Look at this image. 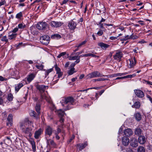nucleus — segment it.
<instances>
[{"label": "nucleus", "mask_w": 152, "mask_h": 152, "mask_svg": "<svg viewBox=\"0 0 152 152\" xmlns=\"http://www.w3.org/2000/svg\"><path fill=\"white\" fill-rule=\"evenodd\" d=\"M6 1L5 0H2L0 2V6L5 4Z\"/></svg>", "instance_id": "052dcab7"}, {"label": "nucleus", "mask_w": 152, "mask_h": 152, "mask_svg": "<svg viewBox=\"0 0 152 152\" xmlns=\"http://www.w3.org/2000/svg\"><path fill=\"white\" fill-rule=\"evenodd\" d=\"M47 143L48 145H49V143L53 146H55L56 144L53 140L51 139H47Z\"/></svg>", "instance_id": "cd10ccee"}, {"label": "nucleus", "mask_w": 152, "mask_h": 152, "mask_svg": "<svg viewBox=\"0 0 152 152\" xmlns=\"http://www.w3.org/2000/svg\"><path fill=\"white\" fill-rule=\"evenodd\" d=\"M18 28L20 29L24 28L26 27L25 25H23L22 23L19 24L18 25Z\"/></svg>", "instance_id": "c03bdc74"}, {"label": "nucleus", "mask_w": 152, "mask_h": 152, "mask_svg": "<svg viewBox=\"0 0 152 152\" xmlns=\"http://www.w3.org/2000/svg\"><path fill=\"white\" fill-rule=\"evenodd\" d=\"M134 116L136 119L138 121H140L141 119V116L140 113H135Z\"/></svg>", "instance_id": "bb28decb"}, {"label": "nucleus", "mask_w": 152, "mask_h": 152, "mask_svg": "<svg viewBox=\"0 0 152 152\" xmlns=\"http://www.w3.org/2000/svg\"><path fill=\"white\" fill-rule=\"evenodd\" d=\"M4 143L7 145L10 144L12 143V140L10 138L8 137H7L4 140Z\"/></svg>", "instance_id": "b1692460"}, {"label": "nucleus", "mask_w": 152, "mask_h": 152, "mask_svg": "<svg viewBox=\"0 0 152 152\" xmlns=\"http://www.w3.org/2000/svg\"><path fill=\"white\" fill-rule=\"evenodd\" d=\"M87 42V41L86 40H85V41L82 42L80 43L79 44H77L75 46V47L80 48L82 47V46L85 45L86 43Z\"/></svg>", "instance_id": "473e14b6"}, {"label": "nucleus", "mask_w": 152, "mask_h": 152, "mask_svg": "<svg viewBox=\"0 0 152 152\" xmlns=\"http://www.w3.org/2000/svg\"><path fill=\"white\" fill-rule=\"evenodd\" d=\"M32 99H33L34 102H37L38 100V98L37 97H33L32 98Z\"/></svg>", "instance_id": "774afa93"}, {"label": "nucleus", "mask_w": 152, "mask_h": 152, "mask_svg": "<svg viewBox=\"0 0 152 152\" xmlns=\"http://www.w3.org/2000/svg\"><path fill=\"white\" fill-rule=\"evenodd\" d=\"M49 24L52 27L58 28L61 26L63 23L61 22L53 21L50 23Z\"/></svg>", "instance_id": "0eeeda50"}, {"label": "nucleus", "mask_w": 152, "mask_h": 152, "mask_svg": "<svg viewBox=\"0 0 152 152\" xmlns=\"http://www.w3.org/2000/svg\"><path fill=\"white\" fill-rule=\"evenodd\" d=\"M98 25H99V26L100 28H101L102 29L104 28V27L103 26V23H100V22H99V23Z\"/></svg>", "instance_id": "4d7b16f0"}, {"label": "nucleus", "mask_w": 152, "mask_h": 152, "mask_svg": "<svg viewBox=\"0 0 152 152\" xmlns=\"http://www.w3.org/2000/svg\"><path fill=\"white\" fill-rule=\"evenodd\" d=\"M118 37H113L112 36L110 37V39L112 40H114L117 39Z\"/></svg>", "instance_id": "13d9d810"}, {"label": "nucleus", "mask_w": 152, "mask_h": 152, "mask_svg": "<svg viewBox=\"0 0 152 152\" xmlns=\"http://www.w3.org/2000/svg\"><path fill=\"white\" fill-rule=\"evenodd\" d=\"M30 143L31 145L32 151L35 152L36 151V147L35 143L34 140H32L30 141Z\"/></svg>", "instance_id": "c756f323"}, {"label": "nucleus", "mask_w": 152, "mask_h": 152, "mask_svg": "<svg viewBox=\"0 0 152 152\" xmlns=\"http://www.w3.org/2000/svg\"><path fill=\"white\" fill-rule=\"evenodd\" d=\"M1 41L2 42H5L7 43L8 42V40L7 36H4L2 37L1 39Z\"/></svg>", "instance_id": "37998d69"}, {"label": "nucleus", "mask_w": 152, "mask_h": 152, "mask_svg": "<svg viewBox=\"0 0 152 152\" xmlns=\"http://www.w3.org/2000/svg\"><path fill=\"white\" fill-rule=\"evenodd\" d=\"M68 1V0H64L62 1V2L61 4V5H62L63 4H66L67 3V2Z\"/></svg>", "instance_id": "338daca9"}, {"label": "nucleus", "mask_w": 152, "mask_h": 152, "mask_svg": "<svg viewBox=\"0 0 152 152\" xmlns=\"http://www.w3.org/2000/svg\"><path fill=\"white\" fill-rule=\"evenodd\" d=\"M23 16V14L22 12H20L17 14L16 15V18L18 19H20Z\"/></svg>", "instance_id": "79ce46f5"}, {"label": "nucleus", "mask_w": 152, "mask_h": 152, "mask_svg": "<svg viewBox=\"0 0 152 152\" xmlns=\"http://www.w3.org/2000/svg\"><path fill=\"white\" fill-rule=\"evenodd\" d=\"M103 31L102 30L100 29L97 33V34L99 36H101L103 34Z\"/></svg>", "instance_id": "3c124183"}, {"label": "nucleus", "mask_w": 152, "mask_h": 152, "mask_svg": "<svg viewBox=\"0 0 152 152\" xmlns=\"http://www.w3.org/2000/svg\"><path fill=\"white\" fill-rule=\"evenodd\" d=\"M40 41L42 44L47 45L49 43L50 38L48 35H43L40 37Z\"/></svg>", "instance_id": "f03ea898"}, {"label": "nucleus", "mask_w": 152, "mask_h": 152, "mask_svg": "<svg viewBox=\"0 0 152 152\" xmlns=\"http://www.w3.org/2000/svg\"><path fill=\"white\" fill-rule=\"evenodd\" d=\"M35 66L38 69L40 70H42L44 67V65L42 64L40 65H36Z\"/></svg>", "instance_id": "a19ab883"}, {"label": "nucleus", "mask_w": 152, "mask_h": 152, "mask_svg": "<svg viewBox=\"0 0 152 152\" xmlns=\"http://www.w3.org/2000/svg\"><path fill=\"white\" fill-rule=\"evenodd\" d=\"M146 139L144 136H140L138 139V142L141 144H144L146 142Z\"/></svg>", "instance_id": "6ab92c4d"}, {"label": "nucleus", "mask_w": 152, "mask_h": 152, "mask_svg": "<svg viewBox=\"0 0 152 152\" xmlns=\"http://www.w3.org/2000/svg\"><path fill=\"white\" fill-rule=\"evenodd\" d=\"M66 54V52H63L61 53L57 56V57L58 58H60L61 56H63V58H66V56H65Z\"/></svg>", "instance_id": "e433bc0d"}, {"label": "nucleus", "mask_w": 152, "mask_h": 152, "mask_svg": "<svg viewBox=\"0 0 152 152\" xmlns=\"http://www.w3.org/2000/svg\"><path fill=\"white\" fill-rule=\"evenodd\" d=\"M26 127L25 123H22L20 125V129L22 130V131Z\"/></svg>", "instance_id": "49530a36"}, {"label": "nucleus", "mask_w": 152, "mask_h": 152, "mask_svg": "<svg viewBox=\"0 0 152 152\" xmlns=\"http://www.w3.org/2000/svg\"><path fill=\"white\" fill-rule=\"evenodd\" d=\"M35 109L38 114H40V105L38 102L36 104Z\"/></svg>", "instance_id": "7c9ffc66"}, {"label": "nucleus", "mask_w": 152, "mask_h": 152, "mask_svg": "<svg viewBox=\"0 0 152 152\" xmlns=\"http://www.w3.org/2000/svg\"><path fill=\"white\" fill-rule=\"evenodd\" d=\"M133 133L132 130L129 128L126 129L124 131V134L127 137H130L132 135Z\"/></svg>", "instance_id": "2eb2a0df"}, {"label": "nucleus", "mask_w": 152, "mask_h": 152, "mask_svg": "<svg viewBox=\"0 0 152 152\" xmlns=\"http://www.w3.org/2000/svg\"><path fill=\"white\" fill-rule=\"evenodd\" d=\"M123 55L121 52H118L116 53L113 56V57L114 59L120 61L123 57Z\"/></svg>", "instance_id": "1a4fd4ad"}, {"label": "nucleus", "mask_w": 152, "mask_h": 152, "mask_svg": "<svg viewBox=\"0 0 152 152\" xmlns=\"http://www.w3.org/2000/svg\"><path fill=\"white\" fill-rule=\"evenodd\" d=\"M88 78L90 79L92 78L98 77H108V75H102L100 74V73L98 71H94L90 73H89L88 75Z\"/></svg>", "instance_id": "7ed1b4c3"}, {"label": "nucleus", "mask_w": 152, "mask_h": 152, "mask_svg": "<svg viewBox=\"0 0 152 152\" xmlns=\"http://www.w3.org/2000/svg\"><path fill=\"white\" fill-rule=\"evenodd\" d=\"M57 113L58 115L60 117H62L64 116L65 113L64 111H62L60 110L58 111L57 112Z\"/></svg>", "instance_id": "f704fd0d"}, {"label": "nucleus", "mask_w": 152, "mask_h": 152, "mask_svg": "<svg viewBox=\"0 0 152 152\" xmlns=\"http://www.w3.org/2000/svg\"><path fill=\"white\" fill-rule=\"evenodd\" d=\"M142 132V131L141 129L139 127H137L135 129L134 131L135 134L139 136L141 134Z\"/></svg>", "instance_id": "a878e982"}, {"label": "nucleus", "mask_w": 152, "mask_h": 152, "mask_svg": "<svg viewBox=\"0 0 152 152\" xmlns=\"http://www.w3.org/2000/svg\"><path fill=\"white\" fill-rule=\"evenodd\" d=\"M80 57L78 56H70L69 58V59L70 60H74L77 59V58Z\"/></svg>", "instance_id": "de8ad7c7"}, {"label": "nucleus", "mask_w": 152, "mask_h": 152, "mask_svg": "<svg viewBox=\"0 0 152 152\" xmlns=\"http://www.w3.org/2000/svg\"><path fill=\"white\" fill-rule=\"evenodd\" d=\"M53 70V69L52 68H51L47 70L45 72V77H46Z\"/></svg>", "instance_id": "a18cd8bd"}, {"label": "nucleus", "mask_w": 152, "mask_h": 152, "mask_svg": "<svg viewBox=\"0 0 152 152\" xmlns=\"http://www.w3.org/2000/svg\"><path fill=\"white\" fill-rule=\"evenodd\" d=\"M75 68H70V69L67 72L68 75H71L74 73L76 72V71H75Z\"/></svg>", "instance_id": "2f4dec72"}, {"label": "nucleus", "mask_w": 152, "mask_h": 152, "mask_svg": "<svg viewBox=\"0 0 152 152\" xmlns=\"http://www.w3.org/2000/svg\"><path fill=\"white\" fill-rule=\"evenodd\" d=\"M13 116L12 114H10L9 115L7 118V126H9L10 125V126H12V125Z\"/></svg>", "instance_id": "ddd939ff"}, {"label": "nucleus", "mask_w": 152, "mask_h": 152, "mask_svg": "<svg viewBox=\"0 0 152 152\" xmlns=\"http://www.w3.org/2000/svg\"><path fill=\"white\" fill-rule=\"evenodd\" d=\"M144 81L148 85H152V82L146 80H144Z\"/></svg>", "instance_id": "e2e57ef3"}, {"label": "nucleus", "mask_w": 152, "mask_h": 152, "mask_svg": "<svg viewBox=\"0 0 152 152\" xmlns=\"http://www.w3.org/2000/svg\"><path fill=\"white\" fill-rule=\"evenodd\" d=\"M14 97L13 95L11 93H10L7 96V99L9 102H11L12 101Z\"/></svg>", "instance_id": "c9c22d12"}, {"label": "nucleus", "mask_w": 152, "mask_h": 152, "mask_svg": "<svg viewBox=\"0 0 152 152\" xmlns=\"http://www.w3.org/2000/svg\"><path fill=\"white\" fill-rule=\"evenodd\" d=\"M76 60L75 62L74 63L76 64L80 62V57H78L77 58V59H76Z\"/></svg>", "instance_id": "0e129e2a"}, {"label": "nucleus", "mask_w": 152, "mask_h": 152, "mask_svg": "<svg viewBox=\"0 0 152 152\" xmlns=\"http://www.w3.org/2000/svg\"><path fill=\"white\" fill-rule=\"evenodd\" d=\"M17 36L16 34H14V33H12L11 34L9 35V39L10 40H11L15 38Z\"/></svg>", "instance_id": "72a5a7b5"}, {"label": "nucleus", "mask_w": 152, "mask_h": 152, "mask_svg": "<svg viewBox=\"0 0 152 152\" xmlns=\"http://www.w3.org/2000/svg\"><path fill=\"white\" fill-rule=\"evenodd\" d=\"M98 46H100L103 50H106L108 48L110 45H109L105 44L102 42H99L98 43Z\"/></svg>", "instance_id": "412c9836"}, {"label": "nucleus", "mask_w": 152, "mask_h": 152, "mask_svg": "<svg viewBox=\"0 0 152 152\" xmlns=\"http://www.w3.org/2000/svg\"><path fill=\"white\" fill-rule=\"evenodd\" d=\"M7 80V78L4 77L2 76H0V81H6Z\"/></svg>", "instance_id": "864d4df0"}, {"label": "nucleus", "mask_w": 152, "mask_h": 152, "mask_svg": "<svg viewBox=\"0 0 152 152\" xmlns=\"http://www.w3.org/2000/svg\"><path fill=\"white\" fill-rule=\"evenodd\" d=\"M39 114H38L37 113H36L35 111L32 110H31L30 113V115L35 118H37Z\"/></svg>", "instance_id": "c85d7f7f"}, {"label": "nucleus", "mask_w": 152, "mask_h": 152, "mask_svg": "<svg viewBox=\"0 0 152 152\" xmlns=\"http://www.w3.org/2000/svg\"><path fill=\"white\" fill-rule=\"evenodd\" d=\"M43 131V129L39 128L34 133V137L36 139H38L39 136L41 135Z\"/></svg>", "instance_id": "dca6fc26"}, {"label": "nucleus", "mask_w": 152, "mask_h": 152, "mask_svg": "<svg viewBox=\"0 0 152 152\" xmlns=\"http://www.w3.org/2000/svg\"><path fill=\"white\" fill-rule=\"evenodd\" d=\"M140 107V104L139 102H136L132 106L133 108L135 109H139Z\"/></svg>", "instance_id": "393cba45"}, {"label": "nucleus", "mask_w": 152, "mask_h": 152, "mask_svg": "<svg viewBox=\"0 0 152 152\" xmlns=\"http://www.w3.org/2000/svg\"><path fill=\"white\" fill-rule=\"evenodd\" d=\"M18 28H15L12 30V32L14 34H15V33L18 31Z\"/></svg>", "instance_id": "6e6d98bb"}, {"label": "nucleus", "mask_w": 152, "mask_h": 152, "mask_svg": "<svg viewBox=\"0 0 152 152\" xmlns=\"http://www.w3.org/2000/svg\"><path fill=\"white\" fill-rule=\"evenodd\" d=\"M56 74H58V78L61 77L63 75V73L61 72L57 73Z\"/></svg>", "instance_id": "5fc2aeb1"}, {"label": "nucleus", "mask_w": 152, "mask_h": 152, "mask_svg": "<svg viewBox=\"0 0 152 152\" xmlns=\"http://www.w3.org/2000/svg\"><path fill=\"white\" fill-rule=\"evenodd\" d=\"M62 105L66 107L65 110H69L73 107L72 106L75 104V99L72 96L65 97L61 102Z\"/></svg>", "instance_id": "f257e3e1"}, {"label": "nucleus", "mask_w": 152, "mask_h": 152, "mask_svg": "<svg viewBox=\"0 0 152 152\" xmlns=\"http://www.w3.org/2000/svg\"><path fill=\"white\" fill-rule=\"evenodd\" d=\"M130 63L129 64V68H131L135 65L136 63V59L135 57L133 58H131L129 59Z\"/></svg>", "instance_id": "a211bd4d"}, {"label": "nucleus", "mask_w": 152, "mask_h": 152, "mask_svg": "<svg viewBox=\"0 0 152 152\" xmlns=\"http://www.w3.org/2000/svg\"><path fill=\"white\" fill-rule=\"evenodd\" d=\"M48 26V24L45 22L38 23L37 25V28L40 30H44Z\"/></svg>", "instance_id": "39448f33"}, {"label": "nucleus", "mask_w": 152, "mask_h": 152, "mask_svg": "<svg viewBox=\"0 0 152 152\" xmlns=\"http://www.w3.org/2000/svg\"><path fill=\"white\" fill-rule=\"evenodd\" d=\"M129 139L126 137H124L122 139V142L123 145L125 146H127L129 143Z\"/></svg>", "instance_id": "4468645a"}, {"label": "nucleus", "mask_w": 152, "mask_h": 152, "mask_svg": "<svg viewBox=\"0 0 152 152\" xmlns=\"http://www.w3.org/2000/svg\"><path fill=\"white\" fill-rule=\"evenodd\" d=\"M129 35H127L126 36H125L124 37L121 38L120 39V41H126L127 39H129Z\"/></svg>", "instance_id": "8fccbe9b"}, {"label": "nucleus", "mask_w": 152, "mask_h": 152, "mask_svg": "<svg viewBox=\"0 0 152 152\" xmlns=\"http://www.w3.org/2000/svg\"><path fill=\"white\" fill-rule=\"evenodd\" d=\"M138 152H145V149L144 147L142 146H139L137 149Z\"/></svg>", "instance_id": "58836bf2"}, {"label": "nucleus", "mask_w": 152, "mask_h": 152, "mask_svg": "<svg viewBox=\"0 0 152 152\" xmlns=\"http://www.w3.org/2000/svg\"><path fill=\"white\" fill-rule=\"evenodd\" d=\"M109 80V79L107 78H99L97 79H94V81H104L105 80Z\"/></svg>", "instance_id": "ea45409f"}, {"label": "nucleus", "mask_w": 152, "mask_h": 152, "mask_svg": "<svg viewBox=\"0 0 152 152\" xmlns=\"http://www.w3.org/2000/svg\"><path fill=\"white\" fill-rule=\"evenodd\" d=\"M77 25L76 23L72 20L69 22L68 26L70 30L74 31L76 28Z\"/></svg>", "instance_id": "423d86ee"}, {"label": "nucleus", "mask_w": 152, "mask_h": 152, "mask_svg": "<svg viewBox=\"0 0 152 152\" xmlns=\"http://www.w3.org/2000/svg\"><path fill=\"white\" fill-rule=\"evenodd\" d=\"M75 136L74 135H72V136L70 137L69 140L68 141V143H70L71 141L75 138Z\"/></svg>", "instance_id": "603ef678"}, {"label": "nucleus", "mask_w": 152, "mask_h": 152, "mask_svg": "<svg viewBox=\"0 0 152 152\" xmlns=\"http://www.w3.org/2000/svg\"><path fill=\"white\" fill-rule=\"evenodd\" d=\"M54 132V130L52 127L50 126H47L45 129V136H50Z\"/></svg>", "instance_id": "20e7f679"}, {"label": "nucleus", "mask_w": 152, "mask_h": 152, "mask_svg": "<svg viewBox=\"0 0 152 152\" xmlns=\"http://www.w3.org/2000/svg\"><path fill=\"white\" fill-rule=\"evenodd\" d=\"M24 81V80H23V81H21L20 83L16 85L15 87V91H16V92H17L25 84V83L23 82Z\"/></svg>", "instance_id": "f8f14e48"}, {"label": "nucleus", "mask_w": 152, "mask_h": 152, "mask_svg": "<svg viewBox=\"0 0 152 152\" xmlns=\"http://www.w3.org/2000/svg\"><path fill=\"white\" fill-rule=\"evenodd\" d=\"M35 86L37 89L40 91L44 92L45 90L46 86L42 85H39L38 84H36Z\"/></svg>", "instance_id": "9b49d317"}, {"label": "nucleus", "mask_w": 152, "mask_h": 152, "mask_svg": "<svg viewBox=\"0 0 152 152\" xmlns=\"http://www.w3.org/2000/svg\"><path fill=\"white\" fill-rule=\"evenodd\" d=\"M75 64L76 63H73L72 64H71L70 65L71 68H75L74 67L75 66Z\"/></svg>", "instance_id": "680f3d73"}, {"label": "nucleus", "mask_w": 152, "mask_h": 152, "mask_svg": "<svg viewBox=\"0 0 152 152\" xmlns=\"http://www.w3.org/2000/svg\"><path fill=\"white\" fill-rule=\"evenodd\" d=\"M109 77H116L118 76H121V73H118L116 74H112L111 75H108Z\"/></svg>", "instance_id": "4c0bfd02"}, {"label": "nucleus", "mask_w": 152, "mask_h": 152, "mask_svg": "<svg viewBox=\"0 0 152 152\" xmlns=\"http://www.w3.org/2000/svg\"><path fill=\"white\" fill-rule=\"evenodd\" d=\"M36 75L34 73H31L28 75L26 79L27 81L30 83L31 82L35 77Z\"/></svg>", "instance_id": "aec40b11"}, {"label": "nucleus", "mask_w": 152, "mask_h": 152, "mask_svg": "<svg viewBox=\"0 0 152 152\" xmlns=\"http://www.w3.org/2000/svg\"><path fill=\"white\" fill-rule=\"evenodd\" d=\"M32 130V129L29 127H26L22 131L25 134H28V136L31 137L32 135L31 133Z\"/></svg>", "instance_id": "f3484780"}, {"label": "nucleus", "mask_w": 152, "mask_h": 152, "mask_svg": "<svg viewBox=\"0 0 152 152\" xmlns=\"http://www.w3.org/2000/svg\"><path fill=\"white\" fill-rule=\"evenodd\" d=\"M51 38L53 39H58L61 38V35L58 34L52 35L50 36Z\"/></svg>", "instance_id": "5701e85b"}, {"label": "nucleus", "mask_w": 152, "mask_h": 152, "mask_svg": "<svg viewBox=\"0 0 152 152\" xmlns=\"http://www.w3.org/2000/svg\"><path fill=\"white\" fill-rule=\"evenodd\" d=\"M88 145L87 142H85L83 143H79L77 145V146L79 147V149L80 151H81L84 149Z\"/></svg>", "instance_id": "4be33fe9"}, {"label": "nucleus", "mask_w": 152, "mask_h": 152, "mask_svg": "<svg viewBox=\"0 0 152 152\" xmlns=\"http://www.w3.org/2000/svg\"><path fill=\"white\" fill-rule=\"evenodd\" d=\"M138 142L137 139L135 138H132L130 141V145L133 148H136L138 146Z\"/></svg>", "instance_id": "6e6552de"}, {"label": "nucleus", "mask_w": 152, "mask_h": 152, "mask_svg": "<svg viewBox=\"0 0 152 152\" xmlns=\"http://www.w3.org/2000/svg\"><path fill=\"white\" fill-rule=\"evenodd\" d=\"M58 133H55V135L56 136H55L57 140H59V139L60 138V137L58 135Z\"/></svg>", "instance_id": "bf43d9fd"}, {"label": "nucleus", "mask_w": 152, "mask_h": 152, "mask_svg": "<svg viewBox=\"0 0 152 152\" xmlns=\"http://www.w3.org/2000/svg\"><path fill=\"white\" fill-rule=\"evenodd\" d=\"M55 69L56 71V73L61 72L60 69L58 67L57 64L55 65Z\"/></svg>", "instance_id": "09e8293b"}, {"label": "nucleus", "mask_w": 152, "mask_h": 152, "mask_svg": "<svg viewBox=\"0 0 152 152\" xmlns=\"http://www.w3.org/2000/svg\"><path fill=\"white\" fill-rule=\"evenodd\" d=\"M136 95L140 98H142L144 96V94L143 92L140 90L136 89L134 90Z\"/></svg>", "instance_id": "9d476101"}, {"label": "nucleus", "mask_w": 152, "mask_h": 152, "mask_svg": "<svg viewBox=\"0 0 152 152\" xmlns=\"http://www.w3.org/2000/svg\"><path fill=\"white\" fill-rule=\"evenodd\" d=\"M122 133V127H121L118 131V134H121Z\"/></svg>", "instance_id": "69168bd1"}]
</instances>
